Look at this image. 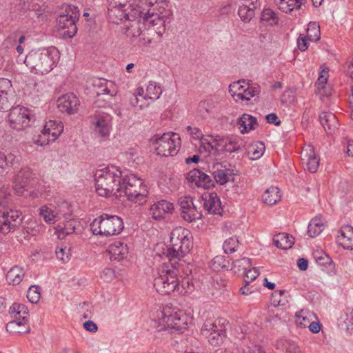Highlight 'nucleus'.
Returning <instances> with one entry per match:
<instances>
[{"label":"nucleus","mask_w":353,"mask_h":353,"mask_svg":"<svg viewBox=\"0 0 353 353\" xmlns=\"http://www.w3.org/2000/svg\"><path fill=\"white\" fill-rule=\"evenodd\" d=\"M303 164L305 168L312 173L317 171L319 165V158L316 155L314 149L312 145L305 147L301 153Z\"/></svg>","instance_id":"19"},{"label":"nucleus","mask_w":353,"mask_h":353,"mask_svg":"<svg viewBox=\"0 0 353 353\" xmlns=\"http://www.w3.org/2000/svg\"><path fill=\"white\" fill-rule=\"evenodd\" d=\"M201 148L209 154L214 150L216 151L218 150L217 148H216L214 145H213L212 143L205 138H202L201 139Z\"/></svg>","instance_id":"60"},{"label":"nucleus","mask_w":353,"mask_h":353,"mask_svg":"<svg viewBox=\"0 0 353 353\" xmlns=\"http://www.w3.org/2000/svg\"><path fill=\"white\" fill-rule=\"evenodd\" d=\"M251 259L247 257H243L240 259L232 261L231 270H232L235 274L241 273V272H244L248 268H251Z\"/></svg>","instance_id":"40"},{"label":"nucleus","mask_w":353,"mask_h":353,"mask_svg":"<svg viewBox=\"0 0 353 353\" xmlns=\"http://www.w3.org/2000/svg\"><path fill=\"white\" fill-rule=\"evenodd\" d=\"M109 3L122 6L123 8H141L139 5L140 0H108Z\"/></svg>","instance_id":"50"},{"label":"nucleus","mask_w":353,"mask_h":353,"mask_svg":"<svg viewBox=\"0 0 353 353\" xmlns=\"http://www.w3.org/2000/svg\"><path fill=\"white\" fill-rule=\"evenodd\" d=\"M123 228V221L121 218L105 213L94 219L90 223V230L94 235L105 236L117 235L122 232Z\"/></svg>","instance_id":"7"},{"label":"nucleus","mask_w":353,"mask_h":353,"mask_svg":"<svg viewBox=\"0 0 353 353\" xmlns=\"http://www.w3.org/2000/svg\"><path fill=\"white\" fill-rule=\"evenodd\" d=\"M313 316H314L313 313H310L304 310H301L295 314V323L301 327H307L311 322L312 317Z\"/></svg>","instance_id":"39"},{"label":"nucleus","mask_w":353,"mask_h":353,"mask_svg":"<svg viewBox=\"0 0 353 353\" xmlns=\"http://www.w3.org/2000/svg\"><path fill=\"white\" fill-rule=\"evenodd\" d=\"M162 92L163 90L159 85L154 81H150L146 88L144 99H150L153 102L159 99Z\"/></svg>","instance_id":"37"},{"label":"nucleus","mask_w":353,"mask_h":353,"mask_svg":"<svg viewBox=\"0 0 353 353\" xmlns=\"http://www.w3.org/2000/svg\"><path fill=\"white\" fill-rule=\"evenodd\" d=\"M281 199L280 190L277 187L272 186L267 189L263 194V199L264 203L272 205L279 201Z\"/></svg>","instance_id":"34"},{"label":"nucleus","mask_w":353,"mask_h":353,"mask_svg":"<svg viewBox=\"0 0 353 353\" xmlns=\"http://www.w3.org/2000/svg\"><path fill=\"white\" fill-rule=\"evenodd\" d=\"M140 15L134 20H129L128 24L125 25V34L127 37L134 39L141 36L142 31L140 25L141 23H143V12Z\"/></svg>","instance_id":"28"},{"label":"nucleus","mask_w":353,"mask_h":353,"mask_svg":"<svg viewBox=\"0 0 353 353\" xmlns=\"http://www.w3.org/2000/svg\"><path fill=\"white\" fill-rule=\"evenodd\" d=\"M239 244V240L234 237H230L225 241L223 245V249L226 254H230L235 252V248Z\"/></svg>","instance_id":"54"},{"label":"nucleus","mask_w":353,"mask_h":353,"mask_svg":"<svg viewBox=\"0 0 353 353\" xmlns=\"http://www.w3.org/2000/svg\"><path fill=\"white\" fill-rule=\"evenodd\" d=\"M40 287L38 285H32L29 288L27 292V299L32 303H37L41 298Z\"/></svg>","instance_id":"48"},{"label":"nucleus","mask_w":353,"mask_h":353,"mask_svg":"<svg viewBox=\"0 0 353 353\" xmlns=\"http://www.w3.org/2000/svg\"><path fill=\"white\" fill-rule=\"evenodd\" d=\"M25 275L22 268L15 265L10 268L6 274V280L10 285H19Z\"/></svg>","instance_id":"32"},{"label":"nucleus","mask_w":353,"mask_h":353,"mask_svg":"<svg viewBox=\"0 0 353 353\" xmlns=\"http://www.w3.org/2000/svg\"><path fill=\"white\" fill-rule=\"evenodd\" d=\"M32 118L30 110L20 105L12 108L8 114L10 127L17 130L29 126Z\"/></svg>","instance_id":"11"},{"label":"nucleus","mask_w":353,"mask_h":353,"mask_svg":"<svg viewBox=\"0 0 353 353\" xmlns=\"http://www.w3.org/2000/svg\"><path fill=\"white\" fill-rule=\"evenodd\" d=\"M243 353H265V352L261 349L260 346L252 345L247 346L243 350Z\"/></svg>","instance_id":"64"},{"label":"nucleus","mask_w":353,"mask_h":353,"mask_svg":"<svg viewBox=\"0 0 353 353\" xmlns=\"http://www.w3.org/2000/svg\"><path fill=\"white\" fill-rule=\"evenodd\" d=\"M142 13V8H123L109 3L108 15L110 21L114 23H119L123 19L127 21L134 20L139 18Z\"/></svg>","instance_id":"10"},{"label":"nucleus","mask_w":353,"mask_h":353,"mask_svg":"<svg viewBox=\"0 0 353 353\" xmlns=\"http://www.w3.org/2000/svg\"><path fill=\"white\" fill-rule=\"evenodd\" d=\"M109 115H97L93 122L94 130L101 137L109 134L110 124Z\"/></svg>","instance_id":"25"},{"label":"nucleus","mask_w":353,"mask_h":353,"mask_svg":"<svg viewBox=\"0 0 353 353\" xmlns=\"http://www.w3.org/2000/svg\"><path fill=\"white\" fill-rule=\"evenodd\" d=\"M274 244L278 248L288 250L294 245V237L288 233H279L273 238Z\"/></svg>","instance_id":"31"},{"label":"nucleus","mask_w":353,"mask_h":353,"mask_svg":"<svg viewBox=\"0 0 353 353\" xmlns=\"http://www.w3.org/2000/svg\"><path fill=\"white\" fill-rule=\"evenodd\" d=\"M178 203L181 217L185 221L192 223L201 219L202 212L197 208L192 196H181L179 199Z\"/></svg>","instance_id":"12"},{"label":"nucleus","mask_w":353,"mask_h":353,"mask_svg":"<svg viewBox=\"0 0 353 353\" xmlns=\"http://www.w3.org/2000/svg\"><path fill=\"white\" fill-rule=\"evenodd\" d=\"M261 20L266 22L267 25L274 26L279 23L276 14L270 8L264 9L261 14Z\"/></svg>","instance_id":"43"},{"label":"nucleus","mask_w":353,"mask_h":353,"mask_svg":"<svg viewBox=\"0 0 353 353\" xmlns=\"http://www.w3.org/2000/svg\"><path fill=\"white\" fill-rule=\"evenodd\" d=\"M230 262L224 256H216L211 261V267L215 271L228 269Z\"/></svg>","instance_id":"46"},{"label":"nucleus","mask_w":353,"mask_h":353,"mask_svg":"<svg viewBox=\"0 0 353 353\" xmlns=\"http://www.w3.org/2000/svg\"><path fill=\"white\" fill-rule=\"evenodd\" d=\"M189 231L181 227L171 232L170 247L165 252L169 263H164L159 268V275L154 279V287L161 294H170L175 291L181 293L177 279L178 270L176 260L180 259L190 252L192 243L188 238Z\"/></svg>","instance_id":"1"},{"label":"nucleus","mask_w":353,"mask_h":353,"mask_svg":"<svg viewBox=\"0 0 353 353\" xmlns=\"http://www.w3.org/2000/svg\"><path fill=\"white\" fill-rule=\"evenodd\" d=\"M286 293V291L284 290H276L274 291L270 299L271 304L276 308L280 305H285L288 301L286 297H283V295ZM273 314H274L276 318H279L280 320L281 318L279 317V309H276V310H272Z\"/></svg>","instance_id":"33"},{"label":"nucleus","mask_w":353,"mask_h":353,"mask_svg":"<svg viewBox=\"0 0 353 353\" xmlns=\"http://www.w3.org/2000/svg\"><path fill=\"white\" fill-rule=\"evenodd\" d=\"M173 210L174 205L172 203L161 200L151 205L150 214L155 220H161L165 219L166 214H172Z\"/></svg>","instance_id":"20"},{"label":"nucleus","mask_w":353,"mask_h":353,"mask_svg":"<svg viewBox=\"0 0 353 353\" xmlns=\"http://www.w3.org/2000/svg\"><path fill=\"white\" fill-rule=\"evenodd\" d=\"M80 102L73 93H68L59 97L57 101V107L60 111L69 114L77 112Z\"/></svg>","instance_id":"17"},{"label":"nucleus","mask_w":353,"mask_h":353,"mask_svg":"<svg viewBox=\"0 0 353 353\" xmlns=\"http://www.w3.org/2000/svg\"><path fill=\"white\" fill-rule=\"evenodd\" d=\"M341 236H339V244L346 250H353V228L349 225L341 227Z\"/></svg>","instance_id":"27"},{"label":"nucleus","mask_w":353,"mask_h":353,"mask_svg":"<svg viewBox=\"0 0 353 353\" xmlns=\"http://www.w3.org/2000/svg\"><path fill=\"white\" fill-rule=\"evenodd\" d=\"M260 92V88L259 85L252 86L247 85L245 90L242 91V94H238V99H235L236 101L239 100L249 101L252 97L257 96Z\"/></svg>","instance_id":"42"},{"label":"nucleus","mask_w":353,"mask_h":353,"mask_svg":"<svg viewBox=\"0 0 353 353\" xmlns=\"http://www.w3.org/2000/svg\"><path fill=\"white\" fill-rule=\"evenodd\" d=\"M13 320L6 325V330L10 332L26 333L30 332L29 326L26 325L28 321H22V314L9 313Z\"/></svg>","instance_id":"23"},{"label":"nucleus","mask_w":353,"mask_h":353,"mask_svg":"<svg viewBox=\"0 0 353 353\" xmlns=\"http://www.w3.org/2000/svg\"><path fill=\"white\" fill-rule=\"evenodd\" d=\"M241 83H245V81H238L229 85V92L234 99H238V94H242V91L245 90V85H241Z\"/></svg>","instance_id":"52"},{"label":"nucleus","mask_w":353,"mask_h":353,"mask_svg":"<svg viewBox=\"0 0 353 353\" xmlns=\"http://www.w3.org/2000/svg\"><path fill=\"white\" fill-rule=\"evenodd\" d=\"M314 259L316 262L320 265H330L333 263L332 259L323 251H316L313 254Z\"/></svg>","instance_id":"49"},{"label":"nucleus","mask_w":353,"mask_h":353,"mask_svg":"<svg viewBox=\"0 0 353 353\" xmlns=\"http://www.w3.org/2000/svg\"><path fill=\"white\" fill-rule=\"evenodd\" d=\"M327 77H328V72L325 70H323L321 72L320 76L318 78L317 81L316 82L315 85L318 88H323L324 85L327 83Z\"/></svg>","instance_id":"61"},{"label":"nucleus","mask_w":353,"mask_h":353,"mask_svg":"<svg viewBox=\"0 0 353 353\" xmlns=\"http://www.w3.org/2000/svg\"><path fill=\"white\" fill-rule=\"evenodd\" d=\"M22 314V321H28V307L21 303H14L9 309V313H18Z\"/></svg>","instance_id":"51"},{"label":"nucleus","mask_w":353,"mask_h":353,"mask_svg":"<svg viewBox=\"0 0 353 353\" xmlns=\"http://www.w3.org/2000/svg\"><path fill=\"white\" fill-rule=\"evenodd\" d=\"M185 179L190 187L210 189L214 186L212 178L199 169H193L185 175Z\"/></svg>","instance_id":"13"},{"label":"nucleus","mask_w":353,"mask_h":353,"mask_svg":"<svg viewBox=\"0 0 353 353\" xmlns=\"http://www.w3.org/2000/svg\"><path fill=\"white\" fill-rule=\"evenodd\" d=\"M152 6H155L152 11L150 9L146 12L143 11V23L161 37L165 32L166 23L170 22L171 10L168 8V2L166 1H156Z\"/></svg>","instance_id":"4"},{"label":"nucleus","mask_w":353,"mask_h":353,"mask_svg":"<svg viewBox=\"0 0 353 353\" xmlns=\"http://www.w3.org/2000/svg\"><path fill=\"white\" fill-rule=\"evenodd\" d=\"M49 133V132L46 131L45 128H43L41 133L34 139V143L40 146H43L48 145L50 142H53L54 141L51 140V136Z\"/></svg>","instance_id":"53"},{"label":"nucleus","mask_w":353,"mask_h":353,"mask_svg":"<svg viewBox=\"0 0 353 353\" xmlns=\"http://www.w3.org/2000/svg\"><path fill=\"white\" fill-rule=\"evenodd\" d=\"M344 323L346 325L347 330L353 334V309L347 310L345 313V319Z\"/></svg>","instance_id":"55"},{"label":"nucleus","mask_w":353,"mask_h":353,"mask_svg":"<svg viewBox=\"0 0 353 353\" xmlns=\"http://www.w3.org/2000/svg\"><path fill=\"white\" fill-rule=\"evenodd\" d=\"M161 320L165 324V329L175 330L176 331L186 329L187 323L184 319L183 314L181 312L168 314L166 311H163L161 312Z\"/></svg>","instance_id":"16"},{"label":"nucleus","mask_w":353,"mask_h":353,"mask_svg":"<svg viewBox=\"0 0 353 353\" xmlns=\"http://www.w3.org/2000/svg\"><path fill=\"white\" fill-rule=\"evenodd\" d=\"M101 276L105 281H110L115 276L114 270L112 268H105L103 271Z\"/></svg>","instance_id":"62"},{"label":"nucleus","mask_w":353,"mask_h":353,"mask_svg":"<svg viewBox=\"0 0 353 353\" xmlns=\"http://www.w3.org/2000/svg\"><path fill=\"white\" fill-rule=\"evenodd\" d=\"M201 332L208 337L209 343L214 346L221 344L226 336L224 330L218 328L216 325L210 322L204 323Z\"/></svg>","instance_id":"14"},{"label":"nucleus","mask_w":353,"mask_h":353,"mask_svg":"<svg viewBox=\"0 0 353 353\" xmlns=\"http://www.w3.org/2000/svg\"><path fill=\"white\" fill-rule=\"evenodd\" d=\"M203 205L204 209L212 214H221V201L216 192H211L202 196Z\"/></svg>","instance_id":"21"},{"label":"nucleus","mask_w":353,"mask_h":353,"mask_svg":"<svg viewBox=\"0 0 353 353\" xmlns=\"http://www.w3.org/2000/svg\"><path fill=\"white\" fill-rule=\"evenodd\" d=\"M148 194L143 179L134 174L123 176L119 197L124 196L130 201L143 205L147 201Z\"/></svg>","instance_id":"6"},{"label":"nucleus","mask_w":353,"mask_h":353,"mask_svg":"<svg viewBox=\"0 0 353 353\" xmlns=\"http://www.w3.org/2000/svg\"><path fill=\"white\" fill-rule=\"evenodd\" d=\"M96 192L101 196L114 195L119 197L123 176L119 170L105 168L94 174Z\"/></svg>","instance_id":"2"},{"label":"nucleus","mask_w":353,"mask_h":353,"mask_svg":"<svg viewBox=\"0 0 353 353\" xmlns=\"http://www.w3.org/2000/svg\"><path fill=\"white\" fill-rule=\"evenodd\" d=\"M319 120L327 134H331L339 125L336 117L332 112H322L319 115Z\"/></svg>","instance_id":"26"},{"label":"nucleus","mask_w":353,"mask_h":353,"mask_svg":"<svg viewBox=\"0 0 353 353\" xmlns=\"http://www.w3.org/2000/svg\"><path fill=\"white\" fill-rule=\"evenodd\" d=\"M276 346L282 353H297L299 352V347L296 343L289 340H281L278 341Z\"/></svg>","instance_id":"41"},{"label":"nucleus","mask_w":353,"mask_h":353,"mask_svg":"<svg viewBox=\"0 0 353 353\" xmlns=\"http://www.w3.org/2000/svg\"><path fill=\"white\" fill-rule=\"evenodd\" d=\"M324 230V222L321 216L313 218L309 225L307 233L310 237H315L322 232Z\"/></svg>","instance_id":"38"},{"label":"nucleus","mask_w":353,"mask_h":353,"mask_svg":"<svg viewBox=\"0 0 353 353\" xmlns=\"http://www.w3.org/2000/svg\"><path fill=\"white\" fill-rule=\"evenodd\" d=\"M10 197L8 187L0 188V233L3 234L14 232L21 223V213L6 209Z\"/></svg>","instance_id":"5"},{"label":"nucleus","mask_w":353,"mask_h":353,"mask_svg":"<svg viewBox=\"0 0 353 353\" xmlns=\"http://www.w3.org/2000/svg\"><path fill=\"white\" fill-rule=\"evenodd\" d=\"M46 131L49 132L51 140L55 141L62 133L63 125L60 121H49L44 126Z\"/></svg>","instance_id":"36"},{"label":"nucleus","mask_w":353,"mask_h":353,"mask_svg":"<svg viewBox=\"0 0 353 353\" xmlns=\"http://www.w3.org/2000/svg\"><path fill=\"white\" fill-rule=\"evenodd\" d=\"M59 58L55 48L31 50L26 57L24 63L32 72L44 74L50 72Z\"/></svg>","instance_id":"3"},{"label":"nucleus","mask_w":353,"mask_h":353,"mask_svg":"<svg viewBox=\"0 0 353 353\" xmlns=\"http://www.w3.org/2000/svg\"><path fill=\"white\" fill-rule=\"evenodd\" d=\"M297 46L301 51H305L308 48L307 39L302 34L297 39Z\"/></svg>","instance_id":"63"},{"label":"nucleus","mask_w":353,"mask_h":353,"mask_svg":"<svg viewBox=\"0 0 353 353\" xmlns=\"http://www.w3.org/2000/svg\"><path fill=\"white\" fill-rule=\"evenodd\" d=\"M70 248L66 246L61 248L59 250L56 251V255L58 259L63 262H67L70 259V254H69Z\"/></svg>","instance_id":"56"},{"label":"nucleus","mask_w":353,"mask_h":353,"mask_svg":"<svg viewBox=\"0 0 353 353\" xmlns=\"http://www.w3.org/2000/svg\"><path fill=\"white\" fill-rule=\"evenodd\" d=\"M224 150L226 152L232 153L238 151L240 149V145L237 142L233 141H228L225 143L223 145Z\"/></svg>","instance_id":"57"},{"label":"nucleus","mask_w":353,"mask_h":353,"mask_svg":"<svg viewBox=\"0 0 353 353\" xmlns=\"http://www.w3.org/2000/svg\"><path fill=\"white\" fill-rule=\"evenodd\" d=\"M214 170L212 171L213 180L220 185H224L230 181H234V170L230 168H227L225 166H223L221 164H217L216 166H214Z\"/></svg>","instance_id":"22"},{"label":"nucleus","mask_w":353,"mask_h":353,"mask_svg":"<svg viewBox=\"0 0 353 353\" xmlns=\"http://www.w3.org/2000/svg\"><path fill=\"white\" fill-rule=\"evenodd\" d=\"M279 9L283 12L290 13L294 10H299L305 0H274Z\"/></svg>","instance_id":"30"},{"label":"nucleus","mask_w":353,"mask_h":353,"mask_svg":"<svg viewBox=\"0 0 353 353\" xmlns=\"http://www.w3.org/2000/svg\"><path fill=\"white\" fill-rule=\"evenodd\" d=\"M187 132L194 139H201L203 138V133L198 128H192L191 126L186 127Z\"/></svg>","instance_id":"59"},{"label":"nucleus","mask_w":353,"mask_h":353,"mask_svg":"<svg viewBox=\"0 0 353 353\" xmlns=\"http://www.w3.org/2000/svg\"><path fill=\"white\" fill-rule=\"evenodd\" d=\"M265 149V147L263 142L253 143L248 147V156L251 160L259 159L263 154Z\"/></svg>","instance_id":"35"},{"label":"nucleus","mask_w":353,"mask_h":353,"mask_svg":"<svg viewBox=\"0 0 353 353\" xmlns=\"http://www.w3.org/2000/svg\"><path fill=\"white\" fill-rule=\"evenodd\" d=\"M80 16L79 10L73 5H67L64 12L57 19L58 30L64 37L72 38L77 32V21Z\"/></svg>","instance_id":"9"},{"label":"nucleus","mask_w":353,"mask_h":353,"mask_svg":"<svg viewBox=\"0 0 353 353\" xmlns=\"http://www.w3.org/2000/svg\"><path fill=\"white\" fill-rule=\"evenodd\" d=\"M245 279L248 280L249 283L255 280L259 275V269L256 268H248V270L245 271Z\"/></svg>","instance_id":"58"},{"label":"nucleus","mask_w":353,"mask_h":353,"mask_svg":"<svg viewBox=\"0 0 353 353\" xmlns=\"http://www.w3.org/2000/svg\"><path fill=\"white\" fill-rule=\"evenodd\" d=\"M157 155L161 157L173 156L179 150L181 143L178 134L166 132L163 134H155L150 139Z\"/></svg>","instance_id":"8"},{"label":"nucleus","mask_w":353,"mask_h":353,"mask_svg":"<svg viewBox=\"0 0 353 353\" xmlns=\"http://www.w3.org/2000/svg\"><path fill=\"white\" fill-rule=\"evenodd\" d=\"M260 8L259 0H239L238 14L245 23L250 22L255 16V12Z\"/></svg>","instance_id":"15"},{"label":"nucleus","mask_w":353,"mask_h":353,"mask_svg":"<svg viewBox=\"0 0 353 353\" xmlns=\"http://www.w3.org/2000/svg\"><path fill=\"white\" fill-rule=\"evenodd\" d=\"M39 215L43 218V220L48 223H54L57 219V214L48 206H43L39 210Z\"/></svg>","instance_id":"47"},{"label":"nucleus","mask_w":353,"mask_h":353,"mask_svg":"<svg viewBox=\"0 0 353 353\" xmlns=\"http://www.w3.org/2000/svg\"><path fill=\"white\" fill-rule=\"evenodd\" d=\"M307 37L311 41H317L321 39L320 26L317 23H309L307 29Z\"/></svg>","instance_id":"44"},{"label":"nucleus","mask_w":353,"mask_h":353,"mask_svg":"<svg viewBox=\"0 0 353 353\" xmlns=\"http://www.w3.org/2000/svg\"><path fill=\"white\" fill-rule=\"evenodd\" d=\"M237 124L239 125L241 132L243 134L248 132L250 130L256 129L258 125L257 120L255 117L248 114L244 113L237 120Z\"/></svg>","instance_id":"29"},{"label":"nucleus","mask_w":353,"mask_h":353,"mask_svg":"<svg viewBox=\"0 0 353 353\" xmlns=\"http://www.w3.org/2000/svg\"><path fill=\"white\" fill-rule=\"evenodd\" d=\"M16 157L12 153L5 154L0 151V173L3 172L8 167L12 165L14 163Z\"/></svg>","instance_id":"45"},{"label":"nucleus","mask_w":353,"mask_h":353,"mask_svg":"<svg viewBox=\"0 0 353 353\" xmlns=\"http://www.w3.org/2000/svg\"><path fill=\"white\" fill-rule=\"evenodd\" d=\"M34 174L30 168H23L20 170L14 179V190L18 195H22L26 190L32 179L34 178Z\"/></svg>","instance_id":"18"},{"label":"nucleus","mask_w":353,"mask_h":353,"mask_svg":"<svg viewBox=\"0 0 353 353\" xmlns=\"http://www.w3.org/2000/svg\"><path fill=\"white\" fill-rule=\"evenodd\" d=\"M111 261H121L126 257L128 248L126 244L120 241L111 243L108 249Z\"/></svg>","instance_id":"24"}]
</instances>
